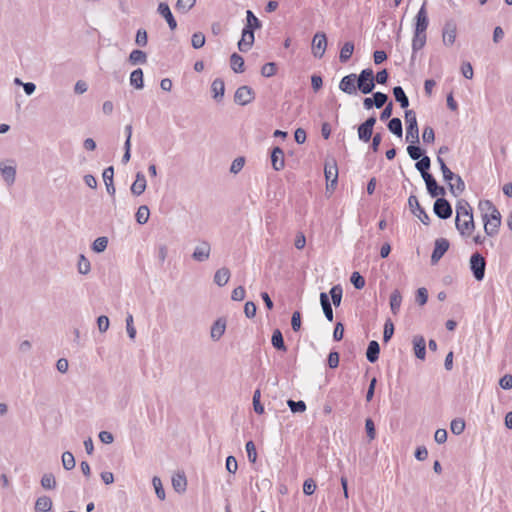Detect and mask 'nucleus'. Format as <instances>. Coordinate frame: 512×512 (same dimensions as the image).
Returning <instances> with one entry per match:
<instances>
[{"label": "nucleus", "instance_id": "obj_28", "mask_svg": "<svg viewBox=\"0 0 512 512\" xmlns=\"http://www.w3.org/2000/svg\"><path fill=\"white\" fill-rule=\"evenodd\" d=\"M230 279V271L228 268H220L218 269L216 272H215V275H214V282L222 287L224 285H226L228 283Z\"/></svg>", "mask_w": 512, "mask_h": 512}, {"label": "nucleus", "instance_id": "obj_11", "mask_svg": "<svg viewBox=\"0 0 512 512\" xmlns=\"http://www.w3.org/2000/svg\"><path fill=\"white\" fill-rule=\"evenodd\" d=\"M255 98L253 89L247 85L240 86L234 95V100L239 105H247L251 103Z\"/></svg>", "mask_w": 512, "mask_h": 512}, {"label": "nucleus", "instance_id": "obj_56", "mask_svg": "<svg viewBox=\"0 0 512 512\" xmlns=\"http://www.w3.org/2000/svg\"><path fill=\"white\" fill-rule=\"evenodd\" d=\"M407 153L412 160H419L423 157V151L419 146L409 145L407 147Z\"/></svg>", "mask_w": 512, "mask_h": 512}, {"label": "nucleus", "instance_id": "obj_32", "mask_svg": "<svg viewBox=\"0 0 512 512\" xmlns=\"http://www.w3.org/2000/svg\"><path fill=\"white\" fill-rule=\"evenodd\" d=\"M427 41V34H419L414 33L413 39H412V50L413 54H415L417 51L421 50ZM414 58V55H412V59Z\"/></svg>", "mask_w": 512, "mask_h": 512}, {"label": "nucleus", "instance_id": "obj_61", "mask_svg": "<svg viewBox=\"0 0 512 512\" xmlns=\"http://www.w3.org/2000/svg\"><path fill=\"white\" fill-rule=\"evenodd\" d=\"M394 334V325L391 320H387L384 324L383 340L388 342Z\"/></svg>", "mask_w": 512, "mask_h": 512}, {"label": "nucleus", "instance_id": "obj_27", "mask_svg": "<svg viewBox=\"0 0 512 512\" xmlns=\"http://www.w3.org/2000/svg\"><path fill=\"white\" fill-rule=\"evenodd\" d=\"M211 89L213 92V98L217 101L221 100L223 98L224 92H225L224 81L220 78H216L212 82Z\"/></svg>", "mask_w": 512, "mask_h": 512}, {"label": "nucleus", "instance_id": "obj_55", "mask_svg": "<svg viewBox=\"0 0 512 512\" xmlns=\"http://www.w3.org/2000/svg\"><path fill=\"white\" fill-rule=\"evenodd\" d=\"M350 281L356 289H362L365 286V279L359 272H353Z\"/></svg>", "mask_w": 512, "mask_h": 512}, {"label": "nucleus", "instance_id": "obj_45", "mask_svg": "<svg viewBox=\"0 0 512 512\" xmlns=\"http://www.w3.org/2000/svg\"><path fill=\"white\" fill-rule=\"evenodd\" d=\"M108 245V238L101 236L96 238L92 243V250L96 253H102L106 250Z\"/></svg>", "mask_w": 512, "mask_h": 512}, {"label": "nucleus", "instance_id": "obj_10", "mask_svg": "<svg viewBox=\"0 0 512 512\" xmlns=\"http://www.w3.org/2000/svg\"><path fill=\"white\" fill-rule=\"evenodd\" d=\"M408 206L411 212L419 218L424 225H429L430 217L425 210L420 206L418 198L415 195H411L408 198Z\"/></svg>", "mask_w": 512, "mask_h": 512}, {"label": "nucleus", "instance_id": "obj_1", "mask_svg": "<svg viewBox=\"0 0 512 512\" xmlns=\"http://www.w3.org/2000/svg\"><path fill=\"white\" fill-rule=\"evenodd\" d=\"M455 225L456 229L463 237L471 236L475 229L472 208L464 199L457 202Z\"/></svg>", "mask_w": 512, "mask_h": 512}, {"label": "nucleus", "instance_id": "obj_15", "mask_svg": "<svg viewBox=\"0 0 512 512\" xmlns=\"http://www.w3.org/2000/svg\"><path fill=\"white\" fill-rule=\"evenodd\" d=\"M423 180L425 181L427 191L431 197H443L445 195V188L439 186L431 174H427V177H424Z\"/></svg>", "mask_w": 512, "mask_h": 512}, {"label": "nucleus", "instance_id": "obj_35", "mask_svg": "<svg viewBox=\"0 0 512 512\" xmlns=\"http://www.w3.org/2000/svg\"><path fill=\"white\" fill-rule=\"evenodd\" d=\"M132 65L145 64L147 62V54L142 50H133L128 58Z\"/></svg>", "mask_w": 512, "mask_h": 512}, {"label": "nucleus", "instance_id": "obj_53", "mask_svg": "<svg viewBox=\"0 0 512 512\" xmlns=\"http://www.w3.org/2000/svg\"><path fill=\"white\" fill-rule=\"evenodd\" d=\"M373 134V130L369 127L364 126L363 124L358 127V137L363 142H368Z\"/></svg>", "mask_w": 512, "mask_h": 512}, {"label": "nucleus", "instance_id": "obj_16", "mask_svg": "<svg viewBox=\"0 0 512 512\" xmlns=\"http://www.w3.org/2000/svg\"><path fill=\"white\" fill-rule=\"evenodd\" d=\"M210 252V244L207 241H202L195 247L192 258L197 262H204L209 259Z\"/></svg>", "mask_w": 512, "mask_h": 512}, {"label": "nucleus", "instance_id": "obj_39", "mask_svg": "<svg viewBox=\"0 0 512 512\" xmlns=\"http://www.w3.org/2000/svg\"><path fill=\"white\" fill-rule=\"evenodd\" d=\"M430 165L431 161L428 156H423L416 162L415 167L421 173L422 178L427 177V174H430L428 172Z\"/></svg>", "mask_w": 512, "mask_h": 512}, {"label": "nucleus", "instance_id": "obj_8", "mask_svg": "<svg viewBox=\"0 0 512 512\" xmlns=\"http://www.w3.org/2000/svg\"><path fill=\"white\" fill-rule=\"evenodd\" d=\"M327 48V37L324 32H317L312 39V54L322 58Z\"/></svg>", "mask_w": 512, "mask_h": 512}, {"label": "nucleus", "instance_id": "obj_38", "mask_svg": "<svg viewBox=\"0 0 512 512\" xmlns=\"http://www.w3.org/2000/svg\"><path fill=\"white\" fill-rule=\"evenodd\" d=\"M271 342L274 348L280 351H286L287 347L284 343L283 335L279 329L274 330L271 338Z\"/></svg>", "mask_w": 512, "mask_h": 512}, {"label": "nucleus", "instance_id": "obj_42", "mask_svg": "<svg viewBox=\"0 0 512 512\" xmlns=\"http://www.w3.org/2000/svg\"><path fill=\"white\" fill-rule=\"evenodd\" d=\"M149 216H150V211H149L148 206H146V205L140 206L135 215L136 221L141 225L146 224L148 222Z\"/></svg>", "mask_w": 512, "mask_h": 512}, {"label": "nucleus", "instance_id": "obj_36", "mask_svg": "<svg viewBox=\"0 0 512 512\" xmlns=\"http://www.w3.org/2000/svg\"><path fill=\"white\" fill-rule=\"evenodd\" d=\"M402 302V295L399 290H394L390 295L391 312L396 315L399 312Z\"/></svg>", "mask_w": 512, "mask_h": 512}, {"label": "nucleus", "instance_id": "obj_57", "mask_svg": "<svg viewBox=\"0 0 512 512\" xmlns=\"http://www.w3.org/2000/svg\"><path fill=\"white\" fill-rule=\"evenodd\" d=\"M246 452H247V456H248V459L251 463H255L256 460H257V452H256V447H255V444L253 441H248L246 443Z\"/></svg>", "mask_w": 512, "mask_h": 512}, {"label": "nucleus", "instance_id": "obj_49", "mask_svg": "<svg viewBox=\"0 0 512 512\" xmlns=\"http://www.w3.org/2000/svg\"><path fill=\"white\" fill-rule=\"evenodd\" d=\"M287 405L293 413H303L306 411V404L304 401H294L289 399Z\"/></svg>", "mask_w": 512, "mask_h": 512}, {"label": "nucleus", "instance_id": "obj_3", "mask_svg": "<svg viewBox=\"0 0 512 512\" xmlns=\"http://www.w3.org/2000/svg\"><path fill=\"white\" fill-rule=\"evenodd\" d=\"M356 84L357 89L363 94H370L375 88L373 70L370 68L362 70L358 76L356 75Z\"/></svg>", "mask_w": 512, "mask_h": 512}, {"label": "nucleus", "instance_id": "obj_21", "mask_svg": "<svg viewBox=\"0 0 512 512\" xmlns=\"http://www.w3.org/2000/svg\"><path fill=\"white\" fill-rule=\"evenodd\" d=\"M225 330H226V320L224 318L217 319L211 327L210 336H211L212 340L218 341L225 333Z\"/></svg>", "mask_w": 512, "mask_h": 512}, {"label": "nucleus", "instance_id": "obj_25", "mask_svg": "<svg viewBox=\"0 0 512 512\" xmlns=\"http://www.w3.org/2000/svg\"><path fill=\"white\" fill-rule=\"evenodd\" d=\"M320 304L322 306L323 313H324L326 319L328 321L332 322L333 321V310H332L331 302H330V299H329L327 293H325V292L320 293Z\"/></svg>", "mask_w": 512, "mask_h": 512}, {"label": "nucleus", "instance_id": "obj_30", "mask_svg": "<svg viewBox=\"0 0 512 512\" xmlns=\"http://www.w3.org/2000/svg\"><path fill=\"white\" fill-rule=\"evenodd\" d=\"M52 508V500L48 496H41L35 502L36 512H48Z\"/></svg>", "mask_w": 512, "mask_h": 512}, {"label": "nucleus", "instance_id": "obj_7", "mask_svg": "<svg viewBox=\"0 0 512 512\" xmlns=\"http://www.w3.org/2000/svg\"><path fill=\"white\" fill-rule=\"evenodd\" d=\"M485 268V258L479 253L472 254V256L470 257V269L477 281L483 280L485 276Z\"/></svg>", "mask_w": 512, "mask_h": 512}, {"label": "nucleus", "instance_id": "obj_33", "mask_svg": "<svg viewBox=\"0 0 512 512\" xmlns=\"http://www.w3.org/2000/svg\"><path fill=\"white\" fill-rule=\"evenodd\" d=\"M230 66L235 73L244 72V59L237 53H233L230 56Z\"/></svg>", "mask_w": 512, "mask_h": 512}, {"label": "nucleus", "instance_id": "obj_44", "mask_svg": "<svg viewBox=\"0 0 512 512\" xmlns=\"http://www.w3.org/2000/svg\"><path fill=\"white\" fill-rule=\"evenodd\" d=\"M388 129L391 133L395 134L398 137H401L403 133L401 120L399 118H392L388 122Z\"/></svg>", "mask_w": 512, "mask_h": 512}, {"label": "nucleus", "instance_id": "obj_24", "mask_svg": "<svg viewBox=\"0 0 512 512\" xmlns=\"http://www.w3.org/2000/svg\"><path fill=\"white\" fill-rule=\"evenodd\" d=\"M447 183L449 184L450 192L454 196L460 195L465 190V183L459 175L454 174L452 181Z\"/></svg>", "mask_w": 512, "mask_h": 512}, {"label": "nucleus", "instance_id": "obj_2", "mask_svg": "<svg viewBox=\"0 0 512 512\" xmlns=\"http://www.w3.org/2000/svg\"><path fill=\"white\" fill-rule=\"evenodd\" d=\"M479 209L484 212L482 219L484 222V231L488 236H494L498 233L501 225V214L498 209L489 200L480 201Z\"/></svg>", "mask_w": 512, "mask_h": 512}, {"label": "nucleus", "instance_id": "obj_13", "mask_svg": "<svg viewBox=\"0 0 512 512\" xmlns=\"http://www.w3.org/2000/svg\"><path fill=\"white\" fill-rule=\"evenodd\" d=\"M254 30L244 27L241 39L238 42V49L241 52H248L254 44Z\"/></svg>", "mask_w": 512, "mask_h": 512}, {"label": "nucleus", "instance_id": "obj_14", "mask_svg": "<svg viewBox=\"0 0 512 512\" xmlns=\"http://www.w3.org/2000/svg\"><path fill=\"white\" fill-rule=\"evenodd\" d=\"M449 245V241L445 238L436 239L435 247L431 255V262L433 264L437 263L443 257V255L449 249Z\"/></svg>", "mask_w": 512, "mask_h": 512}, {"label": "nucleus", "instance_id": "obj_64", "mask_svg": "<svg viewBox=\"0 0 512 512\" xmlns=\"http://www.w3.org/2000/svg\"><path fill=\"white\" fill-rule=\"evenodd\" d=\"M499 385L502 389L509 390L512 388V375L511 374H505L503 377L499 380Z\"/></svg>", "mask_w": 512, "mask_h": 512}, {"label": "nucleus", "instance_id": "obj_29", "mask_svg": "<svg viewBox=\"0 0 512 512\" xmlns=\"http://www.w3.org/2000/svg\"><path fill=\"white\" fill-rule=\"evenodd\" d=\"M172 486L178 493H183L186 490L187 480L184 474H175L172 477Z\"/></svg>", "mask_w": 512, "mask_h": 512}, {"label": "nucleus", "instance_id": "obj_63", "mask_svg": "<svg viewBox=\"0 0 512 512\" xmlns=\"http://www.w3.org/2000/svg\"><path fill=\"white\" fill-rule=\"evenodd\" d=\"M373 96H374V105L376 108L383 107L388 100V96L382 92H376L373 94Z\"/></svg>", "mask_w": 512, "mask_h": 512}, {"label": "nucleus", "instance_id": "obj_37", "mask_svg": "<svg viewBox=\"0 0 512 512\" xmlns=\"http://www.w3.org/2000/svg\"><path fill=\"white\" fill-rule=\"evenodd\" d=\"M77 271L81 275H87L91 271V263L83 254H80L78 257Z\"/></svg>", "mask_w": 512, "mask_h": 512}, {"label": "nucleus", "instance_id": "obj_4", "mask_svg": "<svg viewBox=\"0 0 512 512\" xmlns=\"http://www.w3.org/2000/svg\"><path fill=\"white\" fill-rule=\"evenodd\" d=\"M324 175L327 181L326 191L332 193L335 190L338 181V167L335 159L326 161Z\"/></svg>", "mask_w": 512, "mask_h": 512}, {"label": "nucleus", "instance_id": "obj_47", "mask_svg": "<svg viewBox=\"0 0 512 512\" xmlns=\"http://www.w3.org/2000/svg\"><path fill=\"white\" fill-rule=\"evenodd\" d=\"M41 486L44 489H54L56 487V480L52 473H45L41 478Z\"/></svg>", "mask_w": 512, "mask_h": 512}, {"label": "nucleus", "instance_id": "obj_31", "mask_svg": "<svg viewBox=\"0 0 512 512\" xmlns=\"http://www.w3.org/2000/svg\"><path fill=\"white\" fill-rule=\"evenodd\" d=\"M130 84L138 90L143 89L144 82L142 69L138 68L132 71V73L130 74Z\"/></svg>", "mask_w": 512, "mask_h": 512}, {"label": "nucleus", "instance_id": "obj_19", "mask_svg": "<svg viewBox=\"0 0 512 512\" xmlns=\"http://www.w3.org/2000/svg\"><path fill=\"white\" fill-rule=\"evenodd\" d=\"M0 173L7 183V185H12L15 182L16 178V166L15 165H6L4 162H0Z\"/></svg>", "mask_w": 512, "mask_h": 512}, {"label": "nucleus", "instance_id": "obj_46", "mask_svg": "<svg viewBox=\"0 0 512 512\" xmlns=\"http://www.w3.org/2000/svg\"><path fill=\"white\" fill-rule=\"evenodd\" d=\"M196 3V0H177L175 8L180 13H187L190 11Z\"/></svg>", "mask_w": 512, "mask_h": 512}, {"label": "nucleus", "instance_id": "obj_12", "mask_svg": "<svg viewBox=\"0 0 512 512\" xmlns=\"http://www.w3.org/2000/svg\"><path fill=\"white\" fill-rule=\"evenodd\" d=\"M429 25L428 14L426 11L425 3L419 9L415 17V29L414 33L426 34V30Z\"/></svg>", "mask_w": 512, "mask_h": 512}, {"label": "nucleus", "instance_id": "obj_22", "mask_svg": "<svg viewBox=\"0 0 512 512\" xmlns=\"http://www.w3.org/2000/svg\"><path fill=\"white\" fill-rule=\"evenodd\" d=\"M146 179L142 172L136 173V179L131 185V193L135 196H139L146 190Z\"/></svg>", "mask_w": 512, "mask_h": 512}, {"label": "nucleus", "instance_id": "obj_60", "mask_svg": "<svg viewBox=\"0 0 512 512\" xmlns=\"http://www.w3.org/2000/svg\"><path fill=\"white\" fill-rule=\"evenodd\" d=\"M148 42V36L145 29H139L136 33L135 43L140 47H145Z\"/></svg>", "mask_w": 512, "mask_h": 512}, {"label": "nucleus", "instance_id": "obj_62", "mask_svg": "<svg viewBox=\"0 0 512 512\" xmlns=\"http://www.w3.org/2000/svg\"><path fill=\"white\" fill-rule=\"evenodd\" d=\"M276 73V64L273 62L266 63L261 68V74L264 77H272Z\"/></svg>", "mask_w": 512, "mask_h": 512}, {"label": "nucleus", "instance_id": "obj_43", "mask_svg": "<svg viewBox=\"0 0 512 512\" xmlns=\"http://www.w3.org/2000/svg\"><path fill=\"white\" fill-rule=\"evenodd\" d=\"M343 290L340 285H335L330 289L332 303L335 307H339L342 300Z\"/></svg>", "mask_w": 512, "mask_h": 512}, {"label": "nucleus", "instance_id": "obj_40", "mask_svg": "<svg viewBox=\"0 0 512 512\" xmlns=\"http://www.w3.org/2000/svg\"><path fill=\"white\" fill-rule=\"evenodd\" d=\"M354 52V44L352 42H346L341 50L339 55V60L341 63H346L352 56Z\"/></svg>", "mask_w": 512, "mask_h": 512}, {"label": "nucleus", "instance_id": "obj_59", "mask_svg": "<svg viewBox=\"0 0 512 512\" xmlns=\"http://www.w3.org/2000/svg\"><path fill=\"white\" fill-rule=\"evenodd\" d=\"M317 488L315 481L312 478H308L303 483V493L307 496L312 495Z\"/></svg>", "mask_w": 512, "mask_h": 512}, {"label": "nucleus", "instance_id": "obj_54", "mask_svg": "<svg viewBox=\"0 0 512 512\" xmlns=\"http://www.w3.org/2000/svg\"><path fill=\"white\" fill-rule=\"evenodd\" d=\"M191 44L193 48H202L205 44V35L201 32H196L192 35Z\"/></svg>", "mask_w": 512, "mask_h": 512}, {"label": "nucleus", "instance_id": "obj_58", "mask_svg": "<svg viewBox=\"0 0 512 512\" xmlns=\"http://www.w3.org/2000/svg\"><path fill=\"white\" fill-rule=\"evenodd\" d=\"M261 393L260 390H256L253 394V407L254 411L257 414H263L264 413V406L260 402Z\"/></svg>", "mask_w": 512, "mask_h": 512}, {"label": "nucleus", "instance_id": "obj_9", "mask_svg": "<svg viewBox=\"0 0 512 512\" xmlns=\"http://www.w3.org/2000/svg\"><path fill=\"white\" fill-rule=\"evenodd\" d=\"M434 213L440 219L446 220L452 215V207L448 200L444 197H439L434 202L433 206Z\"/></svg>", "mask_w": 512, "mask_h": 512}, {"label": "nucleus", "instance_id": "obj_23", "mask_svg": "<svg viewBox=\"0 0 512 512\" xmlns=\"http://www.w3.org/2000/svg\"><path fill=\"white\" fill-rule=\"evenodd\" d=\"M413 346L415 356L418 359L424 360L426 356V343L423 336H415L413 338Z\"/></svg>", "mask_w": 512, "mask_h": 512}, {"label": "nucleus", "instance_id": "obj_48", "mask_svg": "<svg viewBox=\"0 0 512 512\" xmlns=\"http://www.w3.org/2000/svg\"><path fill=\"white\" fill-rule=\"evenodd\" d=\"M75 458L73 454L66 451L62 454V465L66 470H72L75 467Z\"/></svg>", "mask_w": 512, "mask_h": 512}, {"label": "nucleus", "instance_id": "obj_41", "mask_svg": "<svg viewBox=\"0 0 512 512\" xmlns=\"http://www.w3.org/2000/svg\"><path fill=\"white\" fill-rule=\"evenodd\" d=\"M246 28L255 30L261 28L260 20L254 15L251 10L246 11Z\"/></svg>", "mask_w": 512, "mask_h": 512}, {"label": "nucleus", "instance_id": "obj_6", "mask_svg": "<svg viewBox=\"0 0 512 512\" xmlns=\"http://www.w3.org/2000/svg\"><path fill=\"white\" fill-rule=\"evenodd\" d=\"M457 36V23L454 19H448L445 21L442 28V43L446 47H451Z\"/></svg>", "mask_w": 512, "mask_h": 512}, {"label": "nucleus", "instance_id": "obj_51", "mask_svg": "<svg viewBox=\"0 0 512 512\" xmlns=\"http://www.w3.org/2000/svg\"><path fill=\"white\" fill-rule=\"evenodd\" d=\"M437 162L440 165V169L443 174V178L446 182L452 181V177H454V173L447 167L445 161L441 157H437Z\"/></svg>", "mask_w": 512, "mask_h": 512}, {"label": "nucleus", "instance_id": "obj_34", "mask_svg": "<svg viewBox=\"0 0 512 512\" xmlns=\"http://www.w3.org/2000/svg\"><path fill=\"white\" fill-rule=\"evenodd\" d=\"M393 95L395 100L400 104L401 108H407L409 106V99L401 86H396L393 88Z\"/></svg>", "mask_w": 512, "mask_h": 512}, {"label": "nucleus", "instance_id": "obj_50", "mask_svg": "<svg viewBox=\"0 0 512 512\" xmlns=\"http://www.w3.org/2000/svg\"><path fill=\"white\" fill-rule=\"evenodd\" d=\"M152 484H153V487L155 489V493H156L157 497L160 500H164L166 495H165V490L163 488L161 479L158 476H154L152 478Z\"/></svg>", "mask_w": 512, "mask_h": 512}, {"label": "nucleus", "instance_id": "obj_17", "mask_svg": "<svg viewBox=\"0 0 512 512\" xmlns=\"http://www.w3.org/2000/svg\"><path fill=\"white\" fill-rule=\"evenodd\" d=\"M339 89L349 95L357 93L356 74H349L344 76L340 83Z\"/></svg>", "mask_w": 512, "mask_h": 512}, {"label": "nucleus", "instance_id": "obj_5", "mask_svg": "<svg viewBox=\"0 0 512 512\" xmlns=\"http://www.w3.org/2000/svg\"><path fill=\"white\" fill-rule=\"evenodd\" d=\"M405 119L407 123L406 128V140L411 143H416L419 141V129L416 119V114L413 110L405 111Z\"/></svg>", "mask_w": 512, "mask_h": 512}, {"label": "nucleus", "instance_id": "obj_18", "mask_svg": "<svg viewBox=\"0 0 512 512\" xmlns=\"http://www.w3.org/2000/svg\"><path fill=\"white\" fill-rule=\"evenodd\" d=\"M157 12L166 20L169 28L171 30H175L177 28V22L170 10V7L167 3L161 2L158 5Z\"/></svg>", "mask_w": 512, "mask_h": 512}, {"label": "nucleus", "instance_id": "obj_20", "mask_svg": "<svg viewBox=\"0 0 512 512\" xmlns=\"http://www.w3.org/2000/svg\"><path fill=\"white\" fill-rule=\"evenodd\" d=\"M272 167L276 171H280L285 166L284 152L280 147H275L271 153Z\"/></svg>", "mask_w": 512, "mask_h": 512}, {"label": "nucleus", "instance_id": "obj_26", "mask_svg": "<svg viewBox=\"0 0 512 512\" xmlns=\"http://www.w3.org/2000/svg\"><path fill=\"white\" fill-rule=\"evenodd\" d=\"M379 353H380L379 343L375 340H372L368 344V348L366 351L367 360L371 363H375L379 358Z\"/></svg>", "mask_w": 512, "mask_h": 512}, {"label": "nucleus", "instance_id": "obj_52", "mask_svg": "<svg viewBox=\"0 0 512 512\" xmlns=\"http://www.w3.org/2000/svg\"><path fill=\"white\" fill-rule=\"evenodd\" d=\"M450 429L451 432L455 435L462 434L465 429V421L460 418L452 420L450 424Z\"/></svg>", "mask_w": 512, "mask_h": 512}]
</instances>
